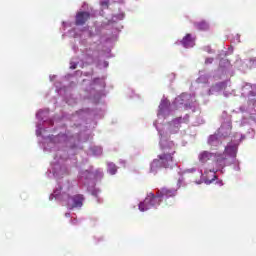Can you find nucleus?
<instances>
[{
  "label": "nucleus",
  "instance_id": "obj_6",
  "mask_svg": "<svg viewBox=\"0 0 256 256\" xmlns=\"http://www.w3.org/2000/svg\"><path fill=\"white\" fill-rule=\"evenodd\" d=\"M89 19H91V13L85 11L78 12L76 14L75 25L83 26Z\"/></svg>",
  "mask_w": 256,
  "mask_h": 256
},
{
  "label": "nucleus",
  "instance_id": "obj_2",
  "mask_svg": "<svg viewBox=\"0 0 256 256\" xmlns=\"http://www.w3.org/2000/svg\"><path fill=\"white\" fill-rule=\"evenodd\" d=\"M161 201H163L159 194L156 192V195L153 193H149L143 202L139 204L140 211H149L151 207H159L161 205Z\"/></svg>",
  "mask_w": 256,
  "mask_h": 256
},
{
  "label": "nucleus",
  "instance_id": "obj_11",
  "mask_svg": "<svg viewBox=\"0 0 256 256\" xmlns=\"http://www.w3.org/2000/svg\"><path fill=\"white\" fill-rule=\"evenodd\" d=\"M194 25L199 31H207L209 29V24L205 21L195 22Z\"/></svg>",
  "mask_w": 256,
  "mask_h": 256
},
{
  "label": "nucleus",
  "instance_id": "obj_20",
  "mask_svg": "<svg viewBox=\"0 0 256 256\" xmlns=\"http://www.w3.org/2000/svg\"><path fill=\"white\" fill-rule=\"evenodd\" d=\"M65 217H71V213H65Z\"/></svg>",
  "mask_w": 256,
  "mask_h": 256
},
{
  "label": "nucleus",
  "instance_id": "obj_9",
  "mask_svg": "<svg viewBox=\"0 0 256 256\" xmlns=\"http://www.w3.org/2000/svg\"><path fill=\"white\" fill-rule=\"evenodd\" d=\"M225 153L230 157H237V147L235 145H228L225 147Z\"/></svg>",
  "mask_w": 256,
  "mask_h": 256
},
{
  "label": "nucleus",
  "instance_id": "obj_22",
  "mask_svg": "<svg viewBox=\"0 0 256 256\" xmlns=\"http://www.w3.org/2000/svg\"><path fill=\"white\" fill-rule=\"evenodd\" d=\"M215 179H217V176L214 175V179H212V181H215Z\"/></svg>",
  "mask_w": 256,
  "mask_h": 256
},
{
  "label": "nucleus",
  "instance_id": "obj_13",
  "mask_svg": "<svg viewBox=\"0 0 256 256\" xmlns=\"http://www.w3.org/2000/svg\"><path fill=\"white\" fill-rule=\"evenodd\" d=\"M215 91H223L224 89H227V82H218L214 85Z\"/></svg>",
  "mask_w": 256,
  "mask_h": 256
},
{
  "label": "nucleus",
  "instance_id": "obj_3",
  "mask_svg": "<svg viewBox=\"0 0 256 256\" xmlns=\"http://www.w3.org/2000/svg\"><path fill=\"white\" fill-rule=\"evenodd\" d=\"M157 193H158V197L161 198L162 201H165L166 205H169V203H167V199H173V197L177 195V190L163 187L157 190Z\"/></svg>",
  "mask_w": 256,
  "mask_h": 256
},
{
  "label": "nucleus",
  "instance_id": "obj_7",
  "mask_svg": "<svg viewBox=\"0 0 256 256\" xmlns=\"http://www.w3.org/2000/svg\"><path fill=\"white\" fill-rule=\"evenodd\" d=\"M217 157V154L211 153L209 151H203L199 154L198 159L200 163H207V161H213Z\"/></svg>",
  "mask_w": 256,
  "mask_h": 256
},
{
  "label": "nucleus",
  "instance_id": "obj_18",
  "mask_svg": "<svg viewBox=\"0 0 256 256\" xmlns=\"http://www.w3.org/2000/svg\"><path fill=\"white\" fill-rule=\"evenodd\" d=\"M70 69H77V64L70 66Z\"/></svg>",
  "mask_w": 256,
  "mask_h": 256
},
{
  "label": "nucleus",
  "instance_id": "obj_16",
  "mask_svg": "<svg viewBox=\"0 0 256 256\" xmlns=\"http://www.w3.org/2000/svg\"><path fill=\"white\" fill-rule=\"evenodd\" d=\"M100 5L101 7H105L106 9H109V0L101 1Z\"/></svg>",
  "mask_w": 256,
  "mask_h": 256
},
{
  "label": "nucleus",
  "instance_id": "obj_1",
  "mask_svg": "<svg viewBox=\"0 0 256 256\" xmlns=\"http://www.w3.org/2000/svg\"><path fill=\"white\" fill-rule=\"evenodd\" d=\"M161 153L158 158L154 159L150 164L151 173H157L159 169H173L177 167V160H175V144L172 142H160Z\"/></svg>",
  "mask_w": 256,
  "mask_h": 256
},
{
  "label": "nucleus",
  "instance_id": "obj_4",
  "mask_svg": "<svg viewBox=\"0 0 256 256\" xmlns=\"http://www.w3.org/2000/svg\"><path fill=\"white\" fill-rule=\"evenodd\" d=\"M175 107H180V105H184V107L191 106V94L182 93L180 96H177L173 102Z\"/></svg>",
  "mask_w": 256,
  "mask_h": 256
},
{
  "label": "nucleus",
  "instance_id": "obj_17",
  "mask_svg": "<svg viewBox=\"0 0 256 256\" xmlns=\"http://www.w3.org/2000/svg\"><path fill=\"white\" fill-rule=\"evenodd\" d=\"M213 141H218L217 140V136L213 135V136H210L209 140H208V143L210 145H213Z\"/></svg>",
  "mask_w": 256,
  "mask_h": 256
},
{
  "label": "nucleus",
  "instance_id": "obj_21",
  "mask_svg": "<svg viewBox=\"0 0 256 256\" xmlns=\"http://www.w3.org/2000/svg\"><path fill=\"white\" fill-rule=\"evenodd\" d=\"M72 223L75 225L77 223V220L72 221Z\"/></svg>",
  "mask_w": 256,
  "mask_h": 256
},
{
  "label": "nucleus",
  "instance_id": "obj_10",
  "mask_svg": "<svg viewBox=\"0 0 256 256\" xmlns=\"http://www.w3.org/2000/svg\"><path fill=\"white\" fill-rule=\"evenodd\" d=\"M225 156L222 154H216V157L213 159V161H215L216 165H218V167H224L225 165Z\"/></svg>",
  "mask_w": 256,
  "mask_h": 256
},
{
  "label": "nucleus",
  "instance_id": "obj_12",
  "mask_svg": "<svg viewBox=\"0 0 256 256\" xmlns=\"http://www.w3.org/2000/svg\"><path fill=\"white\" fill-rule=\"evenodd\" d=\"M165 109H169V101L163 100L159 105V113L158 115H163Z\"/></svg>",
  "mask_w": 256,
  "mask_h": 256
},
{
  "label": "nucleus",
  "instance_id": "obj_5",
  "mask_svg": "<svg viewBox=\"0 0 256 256\" xmlns=\"http://www.w3.org/2000/svg\"><path fill=\"white\" fill-rule=\"evenodd\" d=\"M72 204H67L68 209H81L83 207V201H85V197L83 194H77L71 197Z\"/></svg>",
  "mask_w": 256,
  "mask_h": 256
},
{
  "label": "nucleus",
  "instance_id": "obj_19",
  "mask_svg": "<svg viewBox=\"0 0 256 256\" xmlns=\"http://www.w3.org/2000/svg\"><path fill=\"white\" fill-rule=\"evenodd\" d=\"M206 63H213V59H207Z\"/></svg>",
  "mask_w": 256,
  "mask_h": 256
},
{
  "label": "nucleus",
  "instance_id": "obj_8",
  "mask_svg": "<svg viewBox=\"0 0 256 256\" xmlns=\"http://www.w3.org/2000/svg\"><path fill=\"white\" fill-rule=\"evenodd\" d=\"M181 43L185 49H190L191 47H195V37L191 34H186L185 37L181 40Z\"/></svg>",
  "mask_w": 256,
  "mask_h": 256
},
{
  "label": "nucleus",
  "instance_id": "obj_15",
  "mask_svg": "<svg viewBox=\"0 0 256 256\" xmlns=\"http://www.w3.org/2000/svg\"><path fill=\"white\" fill-rule=\"evenodd\" d=\"M172 125H174V127H179V125H181V123H183V118L178 117L175 118L174 120H172Z\"/></svg>",
  "mask_w": 256,
  "mask_h": 256
},
{
  "label": "nucleus",
  "instance_id": "obj_14",
  "mask_svg": "<svg viewBox=\"0 0 256 256\" xmlns=\"http://www.w3.org/2000/svg\"><path fill=\"white\" fill-rule=\"evenodd\" d=\"M108 173H110V175H115V173H117V166L112 162L108 163Z\"/></svg>",
  "mask_w": 256,
  "mask_h": 256
}]
</instances>
